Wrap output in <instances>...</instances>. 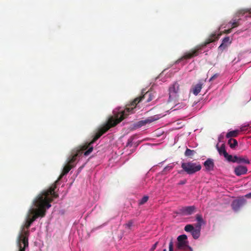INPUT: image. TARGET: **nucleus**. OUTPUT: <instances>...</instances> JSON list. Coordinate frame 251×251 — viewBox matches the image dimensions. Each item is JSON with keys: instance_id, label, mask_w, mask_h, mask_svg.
<instances>
[{"instance_id": "c85d7f7f", "label": "nucleus", "mask_w": 251, "mask_h": 251, "mask_svg": "<svg viewBox=\"0 0 251 251\" xmlns=\"http://www.w3.org/2000/svg\"><path fill=\"white\" fill-rule=\"evenodd\" d=\"M134 138L133 136H131L127 140L126 147H131L132 145V141Z\"/></svg>"}, {"instance_id": "6ab92c4d", "label": "nucleus", "mask_w": 251, "mask_h": 251, "mask_svg": "<svg viewBox=\"0 0 251 251\" xmlns=\"http://www.w3.org/2000/svg\"><path fill=\"white\" fill-rule=\"evenodd\" d=\"M240 131L239 130H235L229 131L226 134V137L229 138L231 137H236L239 134Z\"/></svg>"}, {"instance_id": "cd10ccee", "label": "nucleus", "mask_w": 251, "mask_h": 251, "mask_svg": "<svg viewBox=\"0 0 251 251\" xmlns=\"http://www.w3.org/2000/svg\"><path fill=\"white\" fill-rule=\"evenodd\" d=\"M133 224V220H131L129 221L127 223L124 225V226L125 228H128V229H131V227L132 226Z\"/></svg>"}, {"instance_id": "c756f323", "label": "nucleus", "mask_w": 251, "mask_h": 251, "mask_svg": "<svg viewBox=\"0 0 251 251\" xmlns=\"http://www.w3.org/2000/svg\"><path fill=\"white\" fill-rule=\"evenodd\" d=\"M239 13L241 14H244L246 12H249V14L250 15V17H251V8L250 9H242L239 11Z\"/></svg>"}, {"instance_id": "2f4dec72", "label": "nucleus", "mask_w": 251, "mask_h": 251, "mask_svg": "<svg viewBox=\"0 0 251 251\" xmlns=\"http://www.w3.org/2000/svg\"><path fill=\"white\" fill-rule=\"evenodd\" d=\"M158 242H156L155 244H154L153 245V246H152V247L151 249V251H153L156 249V248L158 245Z\"/></svg>"}, {"instance_id": "58836bf2", "label": "nucleus", "mask_w": 251, "mask_h": 251, "mask_svg": "<svg viewBox=\"0 0 251 251\" xmlns=\"http://www.w3.org/2000/svg\"><path fill=\"white\" fill-rule=\"evenodd\" d=\"M163 251H166V249H164V250H163Z\"/></svg>"}, {"instance_id": "b1692460", "label": "nucleus", "mask_w": 251, "mask_h": 251, "mask_svg": "<svg viewBox=\"0 0 251 251\" xmlns=\"http://www.w3.org/2000/svg\"><path fill=\"white\" fill-rule=\"evenodd\" d=\"M149 200V197L147 196H144L141 200L139 201L138 204L139 205L145 204Z\"/></svg>"}, {"instance_id": "6e6552de", "label": "nucleus", "mask_w": 251, "mask_h": 251, "mask_svg": "<svg viewBox=\"0 0 251 251\" xmlns=\"http://www.w3.org/2000/svg\"><path fill=\"white\" fill-rule=\"evenodd\" d=\"M187 237L185 234H182L178 236L177 243L176 248L178 250L184 249L188 246Z\"/></svg>"}, {"instance_id": "4be33fe9", "label": "nucleus", "mask_w": 251, "mask_h": 251, "mask_svg": "<svg viewBox=\"0 0 251 251\" xmlns=\"http://www.w3.org/2000/svg\"><path fill=\"white\" fill-rule=\"evenodd\" d=\"M228 144L231 149H234L237 146L238 142L236 139L230 138L228 141Z\"/></svg>"}, {"instance_id": "473e14b6", "label": "nucleus", "mask_w": 251, "mask_h": 251, "mask_svg": "<svg viewBox=\"0 0 251 251\" xmlns=\"http://www.w3.org/2000/svg\"><path fill=\"white\" fill-rule=\"evenodd\" d=\"M173 168L172 166H167L164 168V171H170Z\"/></svg>"}, {"instance_id": "dca6fc26", "label": "nucleus", "mask_w": 251, "mask_h": 251, "mask_svg": "<svg viewBox=\"0 0 251 251\" xmlns=\"http://www.w3.org/2000/svg\"><path fill=\"white\" fill-rule=\"evenodd\" d=\"M234 161H235V162L238 163H243L247 164H249L250 163V161L247 156H237L235 155Z\"/></svg>"}, {"instance_id": "e433bc0d", "label": "nucleus", "mask_w": 251, "mask_h": 251, "mask_svg": "<svg viewBox=\"0 0 251 251\" xmlns=\"http://www.w3.org/2000/svg\"><path fill=\"white\" fill-rule=\"evenodd\" d=\"M217 76V75H214L213 76H212L209 79L210 81L214 79V78H215Z\"/></svg>"}, {"instance_id": "f3484780", "label": "nucleus", "mask_w": 251, "mask_h": 251, "mask_svg": "<svg viewBox=\"0 0 251 251\" xmlns=\"http://www.w3.org/2000/svg\"><path fill=\"white\" fill-rule=\"evenodd\" d=\"M206 169L208 171H212L214 169V163L212 159H207L203 163Z\"/></svg>"}, {"instance_id": "a211bd4d", "label": "nucleus", "mask_w": 251, "mask_h": 251, "mask_svg": "<svg viewBox=\"0 0 251 251\" xmlns=\"http://www.w3.org/2000/svg\"><path fill=\"white\" fill-rule=\"evenodd\" d=\"M201 229V227H196V228H194L191 232L192 235L195 239H197L200 237Z\"/></svg>"}, {"instance_id": "72a5a7b5", "label": "nucleus", "mask_w": 251, "mask_h": 251, "mask_svg": "<svg viewBox=\"0 0 251 251\" xmlns=\"http://www.w3.org/2000/svg\"><path fill=\"white\" fill-rule=\"evenodd\" d=\"M249 126V125H247L245 126H242L241 127H240V131H242L245 130L246 128L248 127Z\"/></svg>"}, {"instance_id": "7c9ffc66", "label": "nucleus", "mask_w": 251, "mask_h": 251, "mask_svg": "<svg viewBox=\"0 0 251 251\" xmlns=\"http://www.w3.org/2000/svg\"><path fill=\"white\" fill-rule=\"evenodd\" d=\"M173 240H171L169 245V251H173Z\"/></svg>"}, {"instance_id": "f257e3e1", "label": "nucleus", "mask_w": 251, "mask_h": 251, "mask_svg": "<svg viewBox=\"0 0 251 251\" xmlns=\"http://www.w3.org/2000/svg\"><path fill=\"white\" fill-rule=\"evenodd\" d=\"M55 185H54L48 191H43L38 195L33 201L34 205L38 209H30L29 214L26 219L25 227L28 229L31 224L38 217H44L46 215V210L51 207L50 203L54 199L58 197V195L54 192Z\"/></svg>"}, {"instance_id": "f8f14e48", "label": "nucleus", "mask_w": 251, "mask_h": 251, "mask_svg": "<svg viewBox=\"0 0 251 251\" xmlns=\"http://www.w3.org/2000/svg\"><path fill=\"white\" fill-rule=\"evenodd\" d=\"M246 203V200L244 199H239L233 201L231 206L232 209L235 211H238Z\"/></svg>"}, {"instance_id": "423d86ee", "label": "nucleus", "mask_w": 251, "mask_h": 251, "mask_svg": "<svg viewBox=\"0 0 251 251\" xmlns=\"http://www.w3.org/2000/svg\"><path fill=\"white\" fill-rule=\"evenodd\" d=\"M181 168L187 174L192 175L200 171L201 169V166L199 162L189 161L182 163Z\"/></svg>"}, {"instance_id": "0eeeda50", "label": "nucleus", "mask_w": 251, "mask_h": 251, "mask_svg": "<svg viewBox=\"0 0 251 251\" xmlns=\"http://www.w3.org/2000/svg\"><path fill=\"white\" fill-rule=\"evenodd\" d=\"M29 232L28 230L24 231L19 235L17 239V245L19 251H25V248L28 246V236Z\"/></svg>"}, {"instance_id": "412c9836", "label": "nucleus", "mask_w": 251, "mask_h": 251, "mask_svg": "<svg viewBox=\"0 0 251 251\" xmlns=\"http://www.w3.org/2000/svg\"><path fill=\"white\" fill-rule=\"evenodd\" d=\"M196 153V152L194 150H191L187 148L184 152V155L186 157L192 158V157Z\"/></svg>"}, {"instance_id": "393cba45", "label": "nucleus", "mask_w": 251, "mask_h": 251, "mask_svg": "<svg viewBox=\"0 0 251 251\" xmlns=\"http://www.w3.org/2000/svg\"><path fill=\"white\" fill-rule=\"evenodd\" d=\"M194 228H195L194 227L193 225H187L185 226V227H184V230L186 232H189L191 233Z\"/></svg>"}, {"instance_id": "4c0bfd02", "label": "nucleus", "mask_w": 251, "mask_h": 251, "mask_svg": "<svg viewBox=\"0 0 251 251\" xmlns=\"http://www.w3.org/2000/svg\"><path fill=\"white\" fill-rule=\"evenodd\" d=\"M246 197L248 198H251V193H250L246 195Z\"/></svg>"}, {"instance_id": "2eb2a0df", "label": "nucleus", "mask_w": 251, "mask_h": 251, "mask_svg": "<svg viewBox=\"0 0 251 251\" xmlns=\"http://www.w3.org/2000/svg\"><path fill=\"white\" fill-rule=\"evenodd\" d=\"M248 171V169L246 166L239 165L234 169V173L237 176L246 174Z\"/></svg>"}, {"instance_id": "ddd939ff", "label": "nucleus", "mask_w": 251, "mask_h": 251, "mask_svg": "<svg viewBox=\"0 0 251 251\" xmlns=\"http://www.w3.org/2000/svg\"><path fill=\"white\" fill-rule=\"evenodd\" d=\"M203 85V83L202 81H200L198 83L193 85L190 91L193 93L194 95L197 96L201 92Z\"/></svg>"}, {"instance_id": "f704fd0d", "label": "nucleus", "mask_w": 251, "mask_h": 251, "mask_svg": "<svg viewBox=\"0 0 251 251\" xmlns=\"http://www.w3.org/2000/svg\"><path fill=\"white\" fill-rule=\"evenodd\" d=\"M186 182H187L186 179H184V180H181L178 183V185L185 184L186 183Z\"/></svg>"}, {"instance_id": "bb28decb", "label": "nucleus", "mask_w": 251, "mask_h": 251, "mask_svg": "<svg viewBox=\"0 0 251 251\" xmlns=\"http://www.w3.org/2000/svg\"><path fill=\"white\" fill-rule=\"evenodd\" d=\"M239 20H233V21H231L229 22V24H231V28H232L236 27L239 25Z\"/></svg>"}, {"instance_id": "aec40b11", "label": "nucleus", "mask_w": 251, "mask_h": 251, "mask_svg": "<svg viewBox=\"0 0 251 251\" xmlns=\"http://www.w3.org/2000/svg\"><path fill=\"white\" fill-rule=\"evenodd\" d=\"M196 218L198 221V223L196 224V227L199 228L201 227L202 224L204 223L202 215L201 214H197L196 216Z\"/></svg>"}, {"instance_id": "20e7f679", "label": "nucleus", "mask_w": 251, "mask_h": 251, "mask_svg": "<svg viewBox=\"0 0 251 251\" xmlns=\"http://www.w3.org/2000/svg\"><path fill=\"white\" fill-rule=\"evenodd\" d=\"M218 39L219 35L217 36L216 33L211 34L203 43L196 46L195 48L185 52L183 55L176 61V63H179L184 59H189L198 56L201 53L202 49L207 45Z\"/></svg>"}, {"instance_id": "1a4fd4ad", "label": "nucleus", "mask_w": 251, "mask_h": 251, "mask_svg": "<svg viewBox=\"0 0 251 251\" xmlns=\"http://www.w3.org/2000/svg\"><path fill=\"white\" fill-rule=\"evenodd\" d=\"M73 168H74L73 166H71L70 165H69V164L67 163V164L64 166V167L63 169L62 172L61 174L60 175L58 179L57 180H56V181L53 184H52L48 189L46 190L45 191L49 190L52 187V186H53L54 185H55V188H54V191H55V189L56 188V183L58 182V181L59 180H60L64 176L67 174L69 173V172L71 170V169H72ZM54 192L55 194H56L55 192V191H54Z\"/></svg>"}, {"instance_id": "39448f33", "label": "nucleus", "mask_w": 251, "mask_h": 251, "mask_svg": "<svg viewBox=\"0 0 251 251\" xmlns=\"http://www.w3.org/2000/svg\"><path fill=\"white\" fill-rule=\"evenodd\" d=\"M169 102L174 101L175 102L179 99L181 94H184L183 86L178 81L174 82L169 87Z\"/></svg>"}, {"instance_id": "4468645a", "label": "nucleus", "mask_w": 251, "mask_h": 251, "mask_svg": "<svg viewBox=\"0 0 251 251\" xmlns=\"http://www.w3.org/2000/svg\"><path fill=\"white\" fill-rule=\"evenodd\" d=\"M231 43V41L229 37H225L222 41V44L218 48V50L223 51L224 50H225L228 46L230 45Z\"/></svg>"}, {"instance_id": "f03ea898", "label": "nucleus", "mask_w": 251, "mask_h": 251, "mask_svg": "<svg viewBox=\"0 0 251 251\" xmlns=\"http://www.w3.org/2000/svg\"><path fill=\"white\" fill-rule=\"evenodd\" d=\"M116 126V123L109 126L107 123L101 127L96 134L93 139L89 142L85 143L73 149L70 156L67 159V163L74 167L76 164L75 162L77 157H80L83 153L85 156L89 155L93 150L92 145L94 143L102 134L105 133L110 128Z\"/></svg>"}, {"instance_id": "c9c22d12", "label": "nucleus", "mask_w": 251, "mask_h": 251, "mask_svg": "<svg viewBox=\"0 0 251 251\" xmlns=\"http://www.w3.org/2000/svg\"><path fill=\"white\" fill-rule=\"evenodd\" d=\"M232 28L228 29L226 30L225 32L227 34H229L232 31Z\"/></svg>"}, {"instance_id": "9d476101", "label": "nucleus", "mask_w": 251, "mask_h": 251, "mask_svg": "<svg viewBox=\"0 0 251 251\" xmlns=\"http://www.w3.org/2000/svg\"><path fill=\"white\" fill-rule=\"evenodd\" d=\"M196 207L194 205L182 207L179 209L180 213L183 215H190L196 211Z\"/></svg>"}, {"instance_id": "9b49d317", "label": "nucleus", "mask_w": 251, "mask_h": 251, "mask_svg": "<svg viewBox=\"0 0 251 251\" xmlns=\"http://www.w3.org/2000/svg\"><path fill=\"white\" fill-rule=\"evenodd\" d=\"M159 118V117L157 115L150 117L148 118H147V119H145L144 120H142V121L138 122L137 124V126L138 127H141L143 126L146 125L147 124H149L152 122L156 121Z\"/></svg>"}, {"instance_id": "7ed1b4c3", "label": "nucleus", "mask_w": 251, "mask_h": 251, "mask_svg": "<svg viewBox=\"0 0 251 251\" xmlns=\"http://www.w3.org/2000/svg\"><path fill=\"white\" fill-rule=\"evenodd\" d=\"M143 93L144 94L142 96L136 98L130 103V105H127L124 110H122L115 114L114 116L110 117L108 119L107 124L110 126L114 123H116L117 125L123 121L129 113H131L137 104L142 100L146 99V102H149L153 100V95L151 92H142V94Z\"/></svg>"}, {"instance_id": "a878e982", "label": "nucleus", "mask_w": 251, "mask_h": 251, "mask_svg": "<svg viewBox=\"0 0 251 251\" xmlns=\"http://www.w3.org/2000/svg\"><path fill=\"white\" fill-rule=\"evenodd\" d=\"M228 161L235 162L234 161V156L233 157L231 155L228 154L227 153H226V155L224 156Z\"/></svg>"}, {"instance_id": "5701e85b", "label": "nucleus", "mask_w": 251, "mask_h": 251, "mask_svg": "<svg viewBox=\"0 0 251 251\" xmlns=\"http://www.w3.org/2000/svg\"><path fill=\"white\" fill-rule=\"evenodd\" d=\"M217 149L221 155H223L225 156L226 155V153H227L225 149V146L224 144H223L220 148L217 147Z\"/></svg>"}]
</instances>
